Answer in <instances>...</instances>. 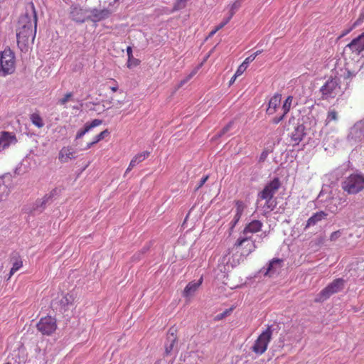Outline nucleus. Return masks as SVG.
I'll list each match as a JSON object with an SVG mask.
<instances>
[{"label":"nucleus","instance_id":"32","mask_svg":"<svg viewBox=\"0 0 364 364\" xmlns=\"http://www.w3.org/2000/svg\"><path fill=\"white\" fill-rule=\"evenodd\" d=\"M188 1L189 0H176L173 4V10L176 11L183 9L186 8Z\"/></svg>","mask_w":364,"mask_h":364},{"label":"nucleus","instance_id":"12","mask_svg":"<svg viewBox=\"0 0 364 364\" xmlns=\"http://www.w3.org/2000/svg\"><path fill=\"white\" fill-rule=\"evenodd\" d=\"M348 139L355 142L364 141V120L357 122L350 128Z\"/></svg>","mask_w":364,"mask_h":364},{"label":"nucleus","instance_id":"47","mask_svg":"<svg viewBox=\"0 0 364 364\" xmlns=\"http://www.w3.org/2000/svg\"><path fill=\"white\" fill-rule=\"evenodd\" d=\"M70 298H71V296H68V295L65 296L61 300V304L63 305L68 304L70 302Z\"/></svg>","mask_w":364,"mask_h":364},{"label":"nucleus","instance_id":"60","mask_svg":"<svg viewBox=\"0 0 364 364\" xmlns=\"http://www.w3.org/2000/svg\"><path fill=\"white\" fill-rule=\"evenodd\" d=\"M6 364H11V363H6Z\"/></svg>","mask_w":364,"mask_h":364},{"label":"nucleus","instance_id":"48","mask_svg":"<svg viewBox=\"0 0 364 364\" xmlns=\"http://www.w3.org/2000/svg\"><path fill=\"white\" fill-rule=\"evenodd\" d=\"M127 55H128V59L133 57L132 48L131 46H128L127 48Z\"/></svg>","mask_w":364,"mask_h":364},{"label":"nucleus","instance_id":"58","mask_svg":"<svg viewBox=\"0 0 364 364\" xmlns=\"http://www.w3.org/2000/svg\"><path fill=\"white\" fill-rule=\"evenodd\" d=\"M341 168L346 169V165H343V166H341ZM339 169H340V168L338 169V171H339Z\"/></svg>","mask_w":364,"mask_h":364},{"label":"nucleus","instance_id":"57","mask_svg":"<svg viewBox=\"0 0 364 364\" xmlns=\"http://www.w3.org/2000/svg\"><path fill=\"white\" fill-rule=\"evenodd\" d=\"M133 168H130V166H129L128 168H127L126 170V172L125 173H128L129 171H130Z\"/></svg>","mask_w":364,"mask_h":364},{"label":"nucleus","instance_id":"13","mask_svg":"<svg viewBox=\"0 0 364 364\" xmlns=\"http://www.w3.org/2000/svg\"><path fill=\"white\" fill-rule=\"evenodd\" d=\"M282 259L274 258L269 261L267 264V267L263 268L261 272H262L264 275L272 277L274 274L278 273V272L282 269Z\"/></svg>","mask_w":364,"mask_h":364},{"label":"nucleus","instance_id":"28","mask_svg":"<svg viewBox=\"0 0 364 364\" xmlns=\"http://www.w3.org/2000/svg\"><path fill=\"white\" fill-rule=\"evenodd\" d=\"M233 16V12L232 14H230V16L227 18H225V19H223V21L219 23L210 33H209V37H212L213 35H215L217 31H218L219 30H220L221 28H223L226 24H228L229 23V21H230V19L232 18Z\"/></svg>","mask_w":364,"mask_h":364},{"label":"nucleus","instance_id":"31","mask_svg":"<svg viewBox=\"0 0 364 364\" xmlns=\"http://www.w3.org/2000/svg\"><path fill=\"white\" fill-rule=\"evenodd\" d=\"M23 266V262L21 259L16 260L12 265V267L10 270L9 279L11 277V276L18 270H19Z\"/></svg>","mask_w":364,"mask_h":364},{"label":"nucleus","instance_id":"19","mask_svg":"<svg viewBox=\"0 0 364 364\" xmlns=\"http://www.w3.org/2000/svg\"><path fill=\"white\" fill-rule=\"evenodd\" d=\"M282 95L280 94L276 93L272 96L268 102V107L266 110V113L268 115L274 114L278 107L281 104Z\"/></svg>","mask_w":364,"mask_h":364},{"label":"nucleus","instance_id":"30","mask_svg":"<svg viewBox=\"0 0 364 364\" xmlns=\"http://www.w3.org/2000/svg\"><path fill=\"white\" fill-rule=\"evenodd\" d=\"M292 102H293V97L292 96H288L287 97V99L284 100L283 105H282V109L283 111V112L284 113V114H287L291 107V105H292Z\"/></svg>","mask_w":364,"mask_h":364},{"label":"nucleus","instance_id":"56","mask_svg":"<svg viewBox=\"0 0 364 364\" xmlns=\"http://www.w3.org/2000/svg\"><path fill=\"white\" fill-rule=\"evenodd\" d=\"M235 80L236 79H234V75H233L232 77L231 78V80H230V82H229L230 85H232L235 82Z\"/></svg>","mask_w":364,"mask_h":364},{"label":"nucleus","instance_id":"39","mask_svg":"<svg viewBox=\"0 0 364 364\" xmlns=\"http://www.w3.org/2000/svg\"><path fill=\"white\" fill-rule=\"evenodd\" d=\"M232 122H229L225 127H224L223 128V129L221 131H220V132L218 133V136L219 137L223 136L226 132H228L232 128Z\"/></svg>","mask_w":364,"mask_h":364},{"label":"nucleus","instance_id":"38","mask_svg":"<svg viewBox=\"0 0 364 364\" xmlns=\"http://www.w3.org/2000/svg\"><path fill=\"white\" fill-rule=\"evenodd\" d=\"M247 68V67H246L244 64L242 63L236 70L234 75V79H236L238 76L241 75L245 71Z\"/></svg>","mask_w":364,"mask_h":364},{"label":"nucleus","instance_id":"50","mask_svg":"<svg viewBox=\"0 0 364 364\" xmlns=\"http://www.w3.org/2000/svg\"><path fill=\"white\" fill-rule=\"evenodd\" d=\"M267 156V154L266 152H262L260 156V161H264Z\"/></svg>","mask_w":364,"mask_h":364},{"label":"nucleus","instance_id":"9","mask_svg":"<svg viewBox=\"0 0 364 364\" xmlns=\"http://www.w3.org/2000/svg\"><path fill=\"white\" fill-rule=\"evenodd\" d=\"M178 342L177 337L175 333L171 331V329L169 330L166 341L164 344V356H171L173 355V360L171 363L173 362L174 358H176L178 350L176 346V343Z\"/></svg>","mask_w":364,"mask_h":364},{"label":"nucleus","instance_id":"34","mask_svg":"<svg viewBox=\"0 0 364 364\" xmlns=\"http://www.w3.org/2000/svg\"><path fill=\"white\" fill-rule=\"evenodd\" d=\"M10 192L9 188L4 183H0V200H4Z\"/></svg>","mask_w":364,"mask_h":364},{"label":"nucleus","instance_id":"55","mask_svg":"<svg viewBox=\"0 0 364 364\" xmlns=\"http://www.w3.org/2000/svg\"><path fill=\"white\" fill-rule=\"evenodd\" d=\"M225 314H226V313L224 312L220 315H218V318H221L224 317Z\"/></svg>","mask_w":364,"mask_h":364},{"label":"nucleus","instance_id":"5","mask_svg":"<svg viewBox=\"0 0 364 364\" xmlns=\"http://www.w3.org/2000/svg\"><path fill=\"white\" fill-rule=\"evenodd\" d=\"M15 70V55L11 49H5L0 53V73L11 74Z\"/></svg>","mask_w":364,"mask_h":364},{"label":"nucleus","instance_id":"45","mask_svg":"<svg viewBox=\"0 0 364 364\" xmlns=\"http://www.w3.org/2000/svg\"><path fill=\"white\" fill-rule=\"evenodd\" d=\"M109 134V132L107 129H105V130L102 131V132H100L99 134H97V136H99L100 140H102L106 136H107Z\"/></svg>","mask_w":364,"mask_h":364},{"label":"nucleus","instance_id":"36","mask_svg":"<svg viewBox=\"0 0 364 364\" xmlns=\"http://www.w3.org/2000/svg\"><path fill=\"white\" fill-rule=\"evenodd\" d=\"M72 92H68L65 96L58 100V103L61 105H65L73 97Z\"/></svg>","mask_w":364,"mask_h":364},{"label":"nucleus","instance_id":"26","mask_svg":"<svg viewBox=\"0 0 364 364\" xmlns=\"http://www.w3.org/2000/svg\"><path fill=\"white\" fill-rule=\"evenodd\" d=\"M48 203V202L44 196L41 199L36 200L35 203L33 205L32 209L29 211L30 213L34 214L36 212L41 213L44 210L46 205Z\"/></svg>","mask_w":364,"mask_h":364},{"label":"nucleus","instance_id":"40","mask_svg":"<svg viewBox=\"0 0 364 364\" xmlns=\"http://www.w3.org/2000/svg\"><path fill=\"white\" fill-rule=\"evenodd\" d=\"M341 231L337 230L331 234L330 240L331 241H336L338 238H339L341 236Z\"/></svg>","mask_w":364,"mask_h":364},{"label":"nucleus","instance_id":"49","mask_svg":"<svg viewBox=\"0 0 364 364\" xmlns=\"http://www.w3.org/2000/svg\"><path fill=\"white\" fill-rule=\"evenodd\" d=\"M238 7H239V4H237V2L233 3L231 6V13L230 14H232L233 12V14H235L234 10L237 9Z\"/></svg>","mask_w":364,"mask_h":364},{"label":"nucleus","instance_id":"2","mask_svg":"<svg viewBox=\"0 0 364 364\" xmlns=\"http://www.w3.org/2000/svg\"><path fill=\"white\" fill-rule=\"evenodd\" d=\"M341 187L348 194H356L364 188V175L352 173L341 183Z\"/></svg>","mask_w":364,"mask_h":364},{"label":"nucleus","instance_id":"25","mask_svg":"<svg viewBox=\"0 0 364 364\" xmlns=\"http://www.w3.org/2000/svg\"><path fill=\"white\" fill-rule=\"evenodd\" d=\"M338 112L335 108L330 107L327 112V115L325 120L326 125L330 124L331 123H336L338 121Z\"/></svg>","mask_w":364,"mask_h":364},{"label":"nucleus","instance_id":"8","mask_svg":"<svg viewBox=\"0 0 364 364\" xmlns=\"http://www.w3.org/2000/svg\"><path fill=\"white\" fill-rule=\"evenodd\" d=\"M295 118L291 117L289 119V125L293 124V130L289 134L290 138L289 143L292 146L298 145L300 141L303 139L305 132L304 126L301 124H295Z\"/></svg>","mask_w":364,"mask_h":364},{"label":"nucleus","instance_id":"10","mask_svg":"<svg viewBox=\"0 0 364 364\" xmlns=\"http://www.w3.org/2000/svg\"><path fill=\"white\" fill-rule=\"evenodd\" d=\"M339 89L338 80L331 78L320 88V92L323 95V98L327 99L328 97H334L338 92Z\"/></svg>","mask_w":364,"mask_h":364},{"label":"nucleus","instance_id":"46","mask_svg":"<svg viewBox=\"0 0 364 364\" xmlns=\"http://www.w3.org/2000/svg\"><path fill=\"white\" fill-rule=\"evenodd\" d=\"M196 72L193 71L188 76H187L184 80H181L180 85H183L186 83L194 75Z\"/></svg>","mask_w":364,"mask_h":364},{"label":"nucleus","instance_id":"42","mask_svg":"<svg viewBox=\"0 0 364 364\" xmlns=\"http://www.w3.org/2000/svg\"><path fill=\"white\" fill-rule=\"evenodd\" d=\"M208 179V176H203L200 178V181H199V183H198V186H197V187L196 188V190L197 191L199 188H200L205 184V183L207 181Z\"/></svg>","mask_w":364,"mask_h":364},{"label":"nucleus","instance_id":"22","mask_svg":"<svg viewBox=\"0 0 364 364\" xmlns=\"http://www.w3.org/2000/svg\"><path fill=\"white\" fill-rule=\"evenodd\" d=\"M244 210H245V205H244L243 202L240 201V200L236 201V203H235V214L233 219L232 220V221L230 223L231 230H232L235 227V225L237 224V223L240 220Z\"/></svg>","mask_w":364,"mask_h":364},{"label":"nucleus","instance_id":"52","mask_svg":"<svg viewBox=\"0 0 364 364\" xmlns=\"http://www.w3.org/2000/svg\"><path fill=\"white\" fill-rule=\"evenodd\" d=\"M93 145H95V144L93 143V141H91L90 143H88L86 146V147L85 148V150L87 149H90Z\"/></svg>","mask_w":364,"mask_h":364},{"label":"nucleus","instance_id":"21","mask_svg":"<svg viewBox=\"0 0 364 364\" xmlns=\"http://www.w3.org/2000/svg\"><path fill=\"white\" fill-rule=\"evenodd\" d=\"M203 278L201 277L198 282H191L185 287L183 291V296L186 298H191L194 295L199 287L201 285Z\"/></svg>","mask_w":364,"mask_h":364},{"label":"nucleus","instance_id":"3","mask_svg":"<svg viewBox=\"0 0 364 364\" xmlns=\"http://www.w3.org/2000/svg\"><path fill=\"white\" fill-rule=\"evenodd\" d=\"M255 249L256 245L251 236H246L242 234L240 235L232 247V250L236 253L240 254V256L243 257L248 256Z\"/></svg>","mask_w":364,"mask_h":364},{"label":"nucleus","instance_id":"11","mask_svg":"<svg viewBox=\"0 0 364 364\" xmlns=\"http://www.w3.org/2000/svg\"><path fill=\"white\" fill-rule=\"evenodd\" d=\"M280 186L281 183L279 178H274L258 193V198L260 199H272Z\"/></svg>","mask_w":364,"mask_h":364},{"label":"nucleus","instance_id":"29","mask_svg":"<svg viewBox=\"0 0 364 364\" xmlns=\"http://www.w3.org/2000/svg\"><path fill=\"white\" fill-rule=\"evenodd\" d=\"M30 119L33 124H34L38 128H42L44 126L43 119L38 113H33L31 115Z\"/></svg>","mask_w":364,"mask_h":364},{"label":"nucleus","instance_id":"44","mask_svg":"<svg viewBox=\"0 0 364 364\" xmlns=\"http://www.w3.org/2000/svg\"><path fill=\"white\" fill-rule=\"evenodd\" d=\"M358 24V21L355 22L353 26L351 28H350L349 29L343 31L342 34L340 36V37H343L346 35H347L348 33H349L353 30V28H355Z\"/></svg>","mask_w":364,"mask_h":364},{"label":"nucleus","instance_id":"1","mask_svg":"<svg viewBox=\"0 0 364 364\" xmlns=\"http://www.w3.org/2000/svg\"><path fill=\"white\" fill-rule=\"evenodd\" d=\"M37 28V15L34 5L31 4V10L21 15L16 28L17 43L21 50L26 48L29 43H33Z\"/></svg>","mask_w":364,"mask_h":364},{"label":"nucleus","instance_id":"24","mask_svg":"<svg viewBox=\"0 0 364 364\" xmlns=\"http://www.w3.org/2000/svg\"><path fill=\"white\" fill-rule=\"evenodd\" d=\"M91 20L94 22H97L108 18L110 13L109 10L106 9L102 10L94 9L91 11Z\"/></svg>","mask_w":364,"mask_h":364},{"label":"nucleus","instance_id":"33","mask_svg":"<svg viewBox=\"0 0 364 364\" xmlns=\"http://www.w3.org/2000/svg\"><path fill=\"white\" fill-rule=\"evenodd\" d=\"M266 200L263 208L266 212H270L276 207V203L272 199H264Z\"/></svg>","mask_w":364,"mask_h":364},{"label":"nucleus","instance_id":"18","mask_svg":"<svg viewBox=\"0 0 364 364\" xmlns=\"http://www.w3.org/2000/svg\"><path fill=\"white\" fill-rule=\"evenodd\" d=\"M328 214L324 211H318L314 213L306 221V224L305 225L304 229L306 230L311 226H314L318 224L319 222L325 220Z\"/></svg>","mask_w":364,"mask_h":364},{"label":"nucleus","instance_id":"43","mask_svg":"<svg viewBox=\"0 0 364 364\" xmlns=\"http://www.w3.org/2000/svg\"><path fill=\"white\" fill-rule=\"evenodd\" d=\"M255 56H253L252 55H250V56H248L247 58H246L245 59V60L243 61L242 64H244L246 67H248V65L252 62L254 60H255Z\"/></svg>","mask_w":364,"mask_h":364},{"label":"nucleus","instance_id":"23","mask_svg":"<svg viewBox=\"0 0 364 364\" xmlns=\"http://www.w3.org/2000/svg\"><path fill=\"white\" fill-rule=\"evenodd\" d=\"M102 120L95 119L93 121H92L91 123L85 124L84 129L79 130L76 134L75 139H79L82 138L85 134L89 132L92 129L102 124Z\"/></svg>","mask_w":364,"mask_h":364},{"label":"nucleus","instance_id":"54","mask_svg":"<svg viewBox=\"0 0 364 364\" xmlns=\"http://www.w3.org/2000/svg\"><path fill=\"white\" fill-rule=\"evenodd\" d=\"M110 89L112 92H116L118 90V87L117 86L111 87Z\"/></svg>","mask_w":364,"mask_h":364},{"label":"nucleus","instance_id":"35","mask_svg":"<svg viewBox=\"0 0 364 364\" xmlns=\"http://www.w3.org/2000/svg\"><path fill=\"white\" fill-rule=\"evenodd\" d=\"M60 191L55 188L51 190L49 193L46 194L44 196L45 198L47 200V201L49 203L53 197L57 196L59 193Z\"/></svg>","mask_w":364,"mask_h":364},{"label":"nucleus","instance_id":"4","mask_svg":"<svg viewBox=\"0 0 364 364\" xmlns=\"http://www.w3.org/2000/svg\"><path fill=\"white\" fill-rule=\"evenodd\" d=\"M274 326L270 325L258 336L254 345L252 347V350L257 355L263 354L267 349L269 343L272 339V336L274 330Z\"/></svg>","mask_w":364,"mask_h":364},{"label":"nucleus","instance_id":"41","mask_svg":"<svg viewBox=\"0 0 364 364\" xmlns=\"http://www.w3.org/2000/svg\"><path fill=\"white\" fill-rule=\"evenodd\" d=\"M285 116H286V114H284V113L283 112L281 115L274 117L272 119V122L273 124H277L284 119Z\"/></svg>","mask_w":364,"mask_h":364},{"label":"nucleus","instance_id":"53","mask_svg":"<svg viewBox=\"0 0 364 364\" xmlns=\"http://www.w3.org/2000/svg\"><path fill=\"white\" fill-rule=\"evenodd\" d=\"M262 50H257L255 53H254L253 54H252L253 56H255V58H256V57L257 55H259V54L262 53Z\"/></svg>","mask_w":364,"mask_h":364},{"label":"nucleus","instance_id":"51","mask_svg":"<svg viewBox=\"0 0 364 364\" xmlns=\"http://www.w3.org/2000/svg\"><path fill=\"white\" fill-rule=\"evenodd\" d=\"M100 140V139L99 138V136L97 135H96L94 139H93V143L95 144L97 143H98Z\"/></svg>","mask_w":364,"mask_h":364},{"label":"nucleus","instance_id":"20","mask_svg":"<svg viewBox=\"0 0 364 364\" xmlns=\"http://www.w3.org/2000/svg\"><path fill=\"white\" fill-rule=\"evenodd\" d=\"M75 151L71 146H64L59 151L58 159L61 163H67L75 158Z\"/></svg>","mask_w":364,"mask_h":364},{"label":"nucleus","instance_id":"27","mask_svg":"<svg viewBox=\"0 0 364 364\" xmlns=\"http://www.w3.org/2000/svg\"><path fill=\"white\" fill-rule=\"evenodd\" d=\"M149 154H150L149 151H145L142 153L135 155L129 163L130 168H134L138 164L143 161L145 159H146L149 156Z\"/></svg>","mask_w":364,"mask_h":364},{"label":"nucleus","instance_id":"16","mask_svg":"<svg viewBox=\"0 0 364 364\" xmlns=\"http://www.w3.org/2000/svg\"><path fill=\"white\" fill-rule=\"evenodd\" d=\"M17 140L16 136L9 132H2L0 136V151H3L11 144H15Z\"/></svg>","mask_w":364,"mask_h":364},{"label":"nucleus","instance_id":"17","mask_svg":"<svg viewBox=\"0 0 364 364\" xmlns=\"http://www.w3.org/2000/svg\"><path fill=\"white\" fill-rule=\"evenodd\" d=\"M262 223L259 220H255L248 223L240 234L252 237V234L259 232L262 229Z\"/></svg>","mask_w":364,"mask_h":364},{"label":"nucleus","instance_id":"15","mask_svg":"<svg viewBox=\"0 0 364 364\" xmlns=\"http://www.w3.org/2000/svg\"><path fill=\"white\" fill-rule=\"evenodd\" d=\"M353 53L359 55L364 50V33L353 39L350 43L346 46Z\"/></svg>","mask_w":364,"mask_h":364},{"label":"nucleus","instance_id":"6","mask_svg":"<svg viewBox=\"0 0 364 364\" xmlns=\"http://www.w3.org/2000/svg\"><path fill=\"white\" fill-rule=\"evenodd\" d=\"M345 284V280L342 278L334 279L331 283L326 286L317 295L315 301L316 302H323L328 299L332 294L341 291Z\"/></svg>","mask_w":364,"mask_h":364},{"label":"nucleus","instance_id":"7","mask_svg":"<svg viewBox=\"0 0 364 364\" xmlns=\"http://www.w3.org/2000/svg\"><path fill=\"white\" fill-rule=\"evenodd\" d=\"M37 329L43 335L50 336L57 328L56 320L52 316H48L40 319L36 325Z\"/></svg>","mask_w":364,"mask_h":364},{"label":"nucleus","instance_id":"37","mask_svg":"<svg viewBox=\"0 0 364 364\" xmlns=\"http://www.w3.org/2000/svg\"><path fill=\"white\" fill-rule=\"evenodd\" d=\"M139 64V60L134 57L128 59L127 61V67L129 68H132L133 67H136Z\"/></svg>","mask_w":364,"mask_h":364},{"label":"nucleus","instance_id":"14","mask_svg":"<svg viewBox=\"0 0 364 364\" xmlns=\"http://www.w3.org/2000/svg\"><path fill=\"white\" fill-rule=\"evenodd\" d=\"M70 16L77 23H83L86 19V12L79 5L73 4L70 8Z\"/></svg>","mask_w":364,"mask_h":364},{"label":"nucleus","instance_id":"59","mask_svg":"<svg viewBox=\"0 0 364 364\" xmlns=\"http://www.w3.org/2000/svg\"><path fill=\"white\" fill-rule=\"evenodd\" d=\"M348 77H349L350 75H352V74L350 73V71H348Z\"/></svg>","mask_w":364,"mask_h":364}]
</instances>
